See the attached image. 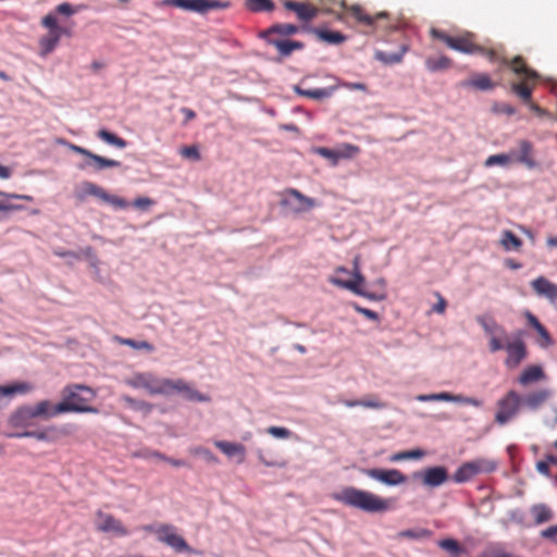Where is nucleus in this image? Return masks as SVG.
<instances>
[{
	"instance_id": "f257e3e1",
	"label": "nucleus",
	"mask_w": 557,
	"mask_h": 557,
	"mask_svg": "<svg viewBox=\"0 0 557 557\" xmlns=\"http://www.w3.org/2000/svg\"><path fill=\"white\" fill-rule=\"evenodd\" d=\"M332 498L345 506L368 513H381L391 509L389 499L355 486L343 487L341 491L333 493Z\"/></svg>"
},
{
	"instance_id": "f03ea898",
	"label": "nucleus",
	"mask_w": 557,
	"mask_h": 557,
	"mask_svg": "<svg viewBox=\"0 0 557 557\" xmlns=\"http://www.w3.org/2000/svg\"><path fill=\"white\" fill-rule=\"evenodd\" d=\"M96 397L92 388L83 384L67 385L62 389V401L66 412L98 413V409L88 405Z\"/></svg>"
},
{
	"instance_id": "7ed1b4c3",
	"label": "nucleus",
	"mask_w": 557,
	"mask_h": 557,
	"mask_svg": "<svg viewBox=\"0 0 557 557\" xmlns=\"http://www.w3.org/2000/svg\"><path fill=\"white\" fill-rule=\"evenodd\" d=\"M168 377L157 376L150 371L134 372L123 383L135 389H145L150 395L168 396Z\"/></svg>"
},
{
	"instance_id": "20e7f679",
	"label": "nucleus",
	"mask_w": 557,
	"mask_h": 557,
	"mask_svg": "<svg viewBox=\"0 0 557 557\" xmlns=\"http://www.w3.org/2000/svg\"><path fill=\"white\" fill-rule=\"evenodd\" d=\"M475 320L488 339L490 352L503 350L504 343L509 338L505 327L490 314L478 315Z\"/></svg>"
},
{
	"instance_id": "39448f33",
	"label": "nucleus",
	"mask_w": 557,
	"mask_h": 557,
	"mask_svg": "<svg viewBox=\"0 0 557 557\" xmlns=\"http://www.w3.org/2000/svg\"><path fill=\"white\" fill-rule=\"evenodd\" d=\"M497 469V462L488 458H476L462 463L454 473L453 480L456 483L470 481L478 474L492 473Z\"/></svg>"
},
{
	"instance_id": "423d86ee",
	"label": "nucleus",
	"mask_w": 557,
	"mask_h": 557,
	"mask_svg": "<svg viewBox=\"0 0 557 557\" xmlns=\"http://www.w3.org/2000/svg\"><path fill=\"white\" fill-rule=\"evenodd\" d=\"M88 196L96 197L115 209H125L128 206L125 199L107 193L102 187L92 182L84 181L76 186L75 197L84 201Z\"/></svg>"
},
{
	"instance_id": "0eeeda50",
	"label": "nucleus",
	"mask_w": 557,
	"mask_h": 557,
	"mask_svg": "<svg viewBox=\"0 0 557 557\" xmlns=\"http://www.w3.org/2000/svg\"><path fill=\"white\" fill-rule=\"evenodd\" d=\"M280 205L293 213H304L314 208L317 201L295 188H288L282 193Z\"/></svg>"
},
{
	"instance_id": "6e6552de",
	"label": "nucleus",
	"mask_w": 557,
	"mask_h": 557,
	"mask_svg": "<svg viewBox=\"0 0 557 557\" xmlns=\"http://www.w3.org/2000/svg\"><path fill=\"white\" fill-rule=\"evenodd\" d=\"M144 529L146 531L154 532L160 542L165 543L175 552H191L186 541L175 532V529L172 525L165 524L158 528L146 525Z\"/></svg>"
},
{
	"instance_id": "1a4fd4ad",
	"label": "nucleus",
	"mask_w": 557,
	"mask_h": 557,
	"mask_svg": "<svg viewBox=\"0 0 557 557\" xmlns=\"http://www.w3.org/2000/svg\"><path fill=\"white\" fill-rule=\"evenodd\" d=\"M498 410L495 416V421L498 424H506L518 412L521 404V397L513 391H510L504 398L497 403Z\"/></svg>"
},
{
	"instance_id": "9d476101",
	"label": "nucleus",
	"mask_w": 557,
	"mask_h": 557,
	"mask_svg": "<svg viewBox=\"0 0 557 557\" xmlns=\"http://www.w3.org/2000/svg\"><path fill=\"white\" fill-rule=\"evenodd\" d=\"M361 472L387 486H398L407 482V476L397 469L367 468L361 469Z\"/></svg>"
},
{
	"instance_id": "9b49d317",
	"label": "nucleus",
	"mask_w": 557,
	"mask_h": 557,
	"mask_svg": "<svg viewBox=\"0 0 557 557\" xmlns=\"http://www.w3.org/2000/svg\"><path fill=\"white\" fill-rule=\"evenodd\" d=\"M180 394L189 401L208 403L210 397L194 388V386L183 379L172 380L168 382V396Z\"/></svg>"
},
{
	"instance_id": "f8f14e48",
	"label": "nucleus",
	"mask_w": 557,
	"mask_h": 557,
	"mask_svg": "<svg viewBox=\"0 0 557 557\" xmlns=\"http://www.w3.org/2000/svg\"><path fill=\"white\" fill-rule=\"evenodd\" d=\"M503 350H506L507 352L505 364L509 369L517 368L527 358V347L520 336H517L511 341L508 338L504 343Z\"/></svg>"
},
{
	"instance_id": "ddd939ff",
	"label": "nucleus",
	"mask_w": 557,
	"mask_h": 557,
	"mask_svg": "<svg viewBox=\"0 0 557 557\" xmlns=\"http://www.w3.org/2000/svg\"><path fill=\"white\" fill-rule=\"evenodd\" d=\"M412 476L413 479H420L424 486L434 488L443 485L448 480V472L446 468L437 466L414 472Z\"/></svg>"
},
{
	"instance_id": "4468645a",
	"label": "nucleus",
	"mask_w": 557,
	"mask_h": 557,
	"mask_svg": "<svg viewBox=\"0 0 557 557\" xmlns=\"http://www.w3.org/2000/svg\"><path fill=\"white\" fill-rule=\"evenodd\" d=\"M329 282L337 287L347 289L358 296L364 297L369 300L381 301L386 298L385 292L374 293L368 292L361 287L362 284H358V282H344V278L338 277L337 275H333L329 278Z\"/></svg>"
},
{
	"instance_id": "2eb2a0df",
	"label": "nucleus",
	"mask_w": 557,
	"mask_h": 557,
	"mask_svg": "<svg viewBox=\"0 0 557 557\" xmlns=\"http://www.w3.org/2000/svg\"><path fill=\"white\" fill-rule=\"evenodd\" d=\"M95 523L97 529L102 532L114 533L119 536H126L129 534L120 520L102 511H98Z\"/></svg>"
},
{
	"instance_id": "dca6fc26",
	"label": "nucleus",
	"mask_w": 557,
	"mask_h": 557,
	"mask_svg": "<svg viewBox=\"0 0 557 557\" xmlns=\"http://www.w3.org/2000/svg\"><path fill=\"white\" fill-rule=\"evenodd\" d=\"M339 5L346 9L359 23L370 27H373L377 20H384L389 16L386 11L379 12L374 16H371L364 13L360 5L354 4L348 7L344 0L339 1Z\"/></svg>"
},
{
	"instance_id": "f3484780",
	"label": "nucleus",
	"mask_w": 557,
	"mask_h": 557,
	"mask_svg": "<svg viewBox=\"0 0 557 557\" xmlns=\"http://www.w3.org/2000/svg\"><path fill=\"white\" fill-rule=\"evenodd\" d=\"M35 419L49 420L59 414L65 413L67 409L65 406H60L59 404L52 405L50 400H41L37 403L35 406H30Z\"/></svg>"
},
{
	"instance_id": "a211bd4d",
	"label": "nucleus",
	"mask_w": 557,
	"mask_h": 557,
	"mask_svg": "<svg viewBox=\"0 0 557 557\" xmlns=\"http://www.w3.org/2000/svg\"><path fill=\"white\" fill-rule=\"evenodd\" d=\"M214 446L219 448L226 457L235 458L237 463L245 461L246 448L243 444L227 442V441H214Z\"/></svg>"
},
{
	"instance_id": "6ab92c4d",
	"label": "nucleus",
	"mask_w": 557,
	"mask_h": 557,
	"mask_svg": "<svg viewBox=\"0 0 557 557\" xmlns=\"http://www.w3.org/2000/svg\"><path fill=\"white\" fill-rule=\"evenodd\" d=\"M269 45L275 47L284 58L289 57L295 50H302L305 45L301 41L289 40L282 37L270 36L264 39Z\"/></svg>"
},
{
	"instance_id": "aec40b11",
	"label": "nucleus",
	"mask_w": 557,
	"mask_h": 557,
	"mask_svg": "<svg viewBox=\"0 0 557 557\" xmlns=\"http://www.w3.org/2000/svg\"><path fill=\"white\" fill-rule=\"evenodd\" d=\"M34 419L30 406H22L10 416L9 424L13 428H29L34 425Z\"/></svg>"
},
{
	"instance_id": "412c9836",
	"label": "nucleus",
	"mask_w": 557,
	"mask_h": 557,
	"mask_svg": "<svg viewBox=\"0 0 557 557\" xmlns=\"http://www.w3.org/2000/svg\"><path fill=\"white\" fill-rule=\"evenodd\" d=\"M284 8L296 13L297 17L304 22H309L318 14V10L307 3L286 0Z\"/></svg>"
},
{
	"instance_id": "4be33fe9",
	"label": "nucleus",
	"mask_w": 557,
	"mask_h": 557,
	"mask_svg": "<svg viewBox=\"0 0 557 557\" xmlns=\"http://www.w3.org/2000/svg\"><path fill=\"white\" fill-rule=\"evenodd\" d=\"M121 165L120 161L108 159L102 156L90 152L87 161L79 165V169L85 170L87 168H91L95 171H101L107 168H119Z\"/></svg>"
},
{
	"instance_id": "5701e85b",
	"label": "nucleus",
	"mask_w": 557,
	"mask_h": 557,
	"mask_svg": "<svg viewBox=\"0 0 557 557\" xmlns=\"http://www.w3.org/2000/svg\"><path fill=\"white\" fill-rule=\"evenodd\" d=\"M531 286L540 297H545L549 300L557 299V286L544 276H539L531 282Z\"/></svg>"
},
{
	"instance_id": "b1692460",
	"label": "nucleus",
	"mask_w": 557,
	"mask_h": 557,
	"mask_svg": "<svg viewBox=\"0 0 557 557\" xmlns=\"http://www.w3.org/2000/svg\"><path fill=\"white\" fill-rule=\"evenodd\" d=\"M512 160L524 164L528 169L532 170L537 166V163L532 157V144L528 140H522L519 144V151L511 152Z\"/></svg>"
},
{
	"instance_id": "393cba45",
	"label": "nucleus",
	"mask_w": 557,
	"mask_h": 557,
	"mask_svg": "<svg viewBox=\"0 0 557 557\" xmlns=\"http://www.w3.org/2000/svg\"><path fill=\"white\" fill-rule=\"evenodd\" d=\"M458 86L463 89L475 88L478 90H490L493 88V83L486 74H474L469 79L461 81Z\"/></svg>"
},
{
	"instance_id": "a878e982",
	"label": "nucleus",
	"mask_w": 557,
	"mask_h": 557,
	"mask_svg": "<svg viewBox=\"0 0 557 557\" xmlns=\"http://www.w3.org/2000/svg\"><path fill=\"white\" fill-rule=\"evenodd\" d=\"M447 46L453 50L467 54L481 51V48L472 44L468 37H451L447 40Z\"/></svg>"
},
{
	"instance_id": "bb28decb",
	"label": "nucleus",
	"mask_w": 557,
	"mask_h": 557,
	"mask_svg": "<svg viewBox=\"0 0 557 557\" xmlns=\"http://www.w3.org/2000/svg\"><path fill=\"white\" fill-rule=\"evenodd\" d=\"M550 395L552 394L548 389H540L527 395L524 398H521V404L530 410H536L550 397Z\"/></svg>"
},
{
	"instance_id": "cd10ccee",
	"label": "nucleus",
	"mask_w": 557,
	"mask_h": 557,
	"mask_svg": "<svg viewBox=\"0 0 557 557\" xmlns=\"http://www.w3.org/2000/svg\"><path fill=\"white\" fill-rule=\"evenodd\" d=\"M335 90H336V87L304 89L299 86H294V91L297 95L308 97L311 99H315V100L327 99L334 94Z\"/></svg>"
},
{
	"instance_id": "c85d7f7f",
	"label": "nucleus",
	"mask_w": 557,
	"mask_h": 557,
	"mask_svg": "<svg viewBox=\"0 0 557 557\" xmlns=\"http://www.w3.org/2000/svg\"><path fill=\"white\" fill-rule=\"evenodd\" d=\"M408 51V46H400L397 52L386 53L381 50H376L374 53V58L386 65L398 64L403 61L405 53Z\"/></svg>"
},
{
	"instance_id": "c756f323",
	"label": "nucleus",
	"mask_w": 557,
	"mask_h": 557,
	"mask_svg": "<svg viewBox=\"0 0 557 557\" xmlns=\"http://www.w3.org/2000/svg\"><path fill=\"white\" fill-rule=\"evenodd\" d=\"M347 150H349L348 153H342V152H338V151H335V150H332V149H329L325 147H319L314 151L319 156L330 160L333 165H336L341 158L350 157L352 153L358 152L359 149L356 146L348 145Z\"/></svg>"
},
{
	"instance_id": "7c9ffc66",
	"label": "nucleus",
	"mask_w": 557,
	"mask_h": 557,
	"mask_svg": "<svg viewBox=\"0 0 557 557\" xmlns=\"http://www.w3.org/2000/svg\"><path fill=\"white\" fill-rule=\"evenodd\" d=\"M525 317L528 319L529 324L533 326L540 335L539 345L543 348L550 346L553 343L552 337L548 334L547 330L537 320V318L533 315L531 312H527Z\"/></svg>"
},
{
	"instance_id": "2f4dec72",
	"label": "nucleus",
	"mask_w": 557,
	"mask_h": 557,
	"mask_svg": "<svg viewBox=\"0 0 557 557\" xmlns=\"http://www.w3.org/2000/svg\"><path fill=\"white\" fill-rule=\"evenodd\" d=\"M545 377V373L540 366L527 367L519 376V383L521 385H529L535 383Z\"/></svg>"
},
{
	"instance_id": "473e14b6",
	"label": "nucleus",
	"mask_w": 557,
	"mask_h": 557,
	"mask_svg": "<svg viewBox=\"0 0 557 557\" xmlns=\"http://www.w3.org/2000/svg\"><path fill=\"white\" fill-rule=\"evenodd\" d=\"M298 32V27L293 24H276L270 27L269 29L264 30L261 34V37L263 39H269L270 36L275 37H286L289 35H294Z\"/></svg>"
},
{
	"instance_id": "72a5a7b5",
	"label": "nucleus",
	"mask_w": 557,
	"mask_h": 557,
	"mask_svg": "<svg viewBox=\"0 0 557 557\" xmlns=\"http://www.w3.org/2000/svg\"><path fill=\"white\" fill-rule=\"evenodd\" d=\"M339 274L350 275V271L347 270L344 267H338L335 270V274L334 275H337L338 277H341ZM351 274H352L354 278L352 280H344V282H358V284H363L364 283V276L361 273L360 257L359 256H356L354 258V260H352V271H351Z\"/></svg>"
},
{
	"instance_id": "f704fd0d",
	"label": "nucleus",
	"mask_w": 557,
	"mask_h": 557,
	"mask_svg": "<svg viewBox=\"0 0 557 557\" xmlns=\"http://www.w3.org/2000/svg\"><path fill=\"white\" fill-rule=\"evenodd\" d=\"M162 4L201 14V0H162Z\"/></svg>"
},
{
	"instance_id": "c9c22d12",
	"label": "nucleus",
	"mask_w": 557,
	"mask_h": 557,
	"mask_svg": "<svg viewBox=\"0 0 557 557\" xmlns=\"http://www.w3.org/2000/svg\"><path fill=\"white\" fill-rule=\"evenodd\" d=\"M476 557H523L508 553L504 548V544L496 542L488 544Z\"/></svg>"
},
{
	"instance_id": "e433bc0d",
	"label": "nucleus",
	"mask_w": 557,
	"mask_h": 557,
	"mask_svg": "<svg viewBox=\"0 0 557 557\" xmlns=\"http://www.w3.org/2000/svg\"><path fill=\"white\" fill-rule=\"evenodd\" d=\"M121 400L131 409L135 410V411H139L141 413H144L145 416L149 414L152 409H153V405L148 403V401H145V400H140V399H136V398H133L128 395H122L121 396Z\"/></svg>"
},
{
	"instance_id": "4c0bfd02",
	"label": "nucleus",
	"mask_w": 557,
	"mask_h": 557,
	"mask_svg": "<svg viewBox=\"0 0 557 557\" xmlns=\"http://www.w3.org/2000/svg\"><path fill=\"white\" fill-rule=\"evenodd\" d=\"M32 391H33V386L26 382L0 386V398L1 397H12L15 394H26Z\"/></svg>"
},
{
	"instance_id": "58836bf2",
	"label": "nucleus",
	"mask_w": 557,
	"mask_h": 557,
	"mask_svg": "<svg viewBox=\"0 0 557 557\" xmlns=\"http://www.w3.org/2000/svg\"><path fill=\"white\" fill-rule=\"evenodd\" d=\"M531 513L536 524L548 522L553 519V511L544 504H536L531 507Z\"/></svg>"
},
{
	"instance_id": "ea45409f",
	"label": "nucleus",
	"mask_w": 557,
	"mask_h": 557,
	"mask_svg": "<svg viewBox=\"0 0 557 557\" xmlns=\"http://www.w3.org/2000/svg\"><path fill=\"white\" fill-rule=\"evenodd\" d=\"M450 59L445 55H440L437 58L429 57L425 59V67L431 73L446 70L450 66Z\"/></svg>"
},
{
	"instance_id": "a19ab883",
	"label": "nucleus",
	"mask_w": 557,
	"mask_h": 557,
	"mask_svg": "<svg viewBox=\"0 0 557 557\" xmlns=\"http://www.w3.org/2000/svg\"><path fill=\"white\" fill-rule=\"evenodd\" d=\"M97 137L108 145L114 146L120 149H124L127 146V143L125 139L116 136L115 134L107 131V129H100L97 133Z\"/></svg>"
},
{
	"instance_id": "79ce46f5",
	"label": "nucleus",
	"mask_w": 557,
	"mask_h": 557,
	"mask_svg": "<svg viewBox=\"0 0 557 557\" xmlns=\"http://www.w3.org/2000/svg\"><path fill=\"white\" fill-rule=\"evenodd\" d=\"M425 456V451L423 449L417 448L411 450H403L396 454H393L389 457V461L399 462L408 459H420Z\"/></svg>"
},
{
	"instance_id": "37998d69",
	"label": "nucleus",
	"mask_w": 557,
	"mask_h": 557,
	"mask_svg": "<svg viewBox=\"0 0 557 557\" xmlns=\"http://www.w3.org/2000/svg\"><path fill=\"white\" fill-rule=\"evenodd\" d=\"M511 69L520 78L531 79V78H536L537 77L536 72L528 69L522 63V60L519 57L513 59L512 64H511Z\"/></svg>"
},
{
	"instance_id": "c03bdc74",
	"label": "nucleus",
	"mask_w": 557,
	"mask_h": 557,
	"mask_svg": "<svg viewBox=\"0 0 557 557\" xmlns=\"http://www.w3.org/2000/svg\"><path fill=\"white\" fill-rule=\"evenodd\" d=\"M431 535H432V532L430 530L419 528V529H409V530L400 531L397 534V537L398 539L407 537V539L414 540V541H422L424 539L431 537Z\"/></svg>"
},
{
	"instance_id": "a18cd8bd",
	"label": "nucleus",
	"mask_w": 557,
	"mask_h": 557,
	"mask_svg": "<svg viewBox=\"0 0 557 557\" xmlns=\"http://www.w3.org/2000/svg\"><path fill=\"white\" fill-rule=\"evenodd\" d=\"M62 34L60 33H49L48 36L42 37L39 41L40 47L42 49V54H48L54 50L57 47Z\"/></svg>"
},
{
	"instance_id": "49530a36",
	"label": "nucleus",
	"mask_w": 557,
	"mask_h": 557,
	"mask_svg": "<svg viewBox=\"0 0 557 557\" xmlns=\"http://www.w3.org/2000/svg\"><path fill=\"white\" fill-rule=\"evenodd\" d=\"M315 34L321 40L331 45H339L346 39V37L339 32L318 29L315 30Z\"/></svg>"
},
{
	"instance_id": "de8ad7c7",
	"label": "nucleus",
	"mask_w": 557,
	"mask_h": 557,
	"mask_svg": "<svg viewBox=\"0 0 557 557\" xmlns=\"http://www.w3.org/2000/svg\"><path fill=\"white\" fill-rule=\"evenodd\" d=\"M500 244L506 250H517L521 247L522 242L511 231H504Z\"/></svg>"
},
{
	"instance_id": "09e8293b",
	"label": "nucleus",
	"mask_w": 557,
	"mask_h": 557,
	"mask_svg": "<svg viewBox=\"0 0 557 557\" xmlns=\"http://www.w3.org/2000/svg\"><path fill=\"white\" fill-rule=\"evenodd\" d=\"M189 453L194 456L201 458L205 462L209 465H218L220 462L216 456H214L208 448L202 446L191 447L189 448Z\"/></svg>"
},
{
	"instance_id": "8fccbe9b",
	"label": "nucleus",
	"mask_w": 557,
	"mask_h": 557,
	"mask_svg": "<svg viewBox=\"0 0 557 557\" xmlns=\"http://www.w3.org/2000/svg\"><path fill=\"white\" fill-rule=\"evenodd\" d=\"M246 7L251 12H270L274 9L272 0H246Z\"/></svg>"
},
{
	"instance_id": "3c124183",
	"label": "nucleus",
	"mask_w": 557,
	"mask_h": 557,
	"mask_svg": "<svg viewBox=\"0 0 557 557\" xmlns=\"http://www.w3.org/2000/svg\"><path fill=\"white\" fill-rule=\"evenodd\" d=\"M418 401L429 403V401H447L450 403L453 399V394L448 392H441L434 394H421L416 397Z\"/></svg>"
},
{
	"instance_id": "603ef678",
	"label": "nucleus",
	"mask_w": 557,
	"mask_h": 557,
	"mask_svg": "<svg viewBox=\"0 0 557 557\" xmlns=\"http://www.w3.org/2000/svg\"><path fill=\"white\" fill-rule=\"evenodd\" d=\"M512 160L511 152L510 153H498V154H492L490 156L484 164L487 168L494 166V165H507Z\"/></svg>"
},
{
	"instance_id": "864d4df0",
	"label": "nucleus",
	"mask_w": 557,
	"mask_h": 557,
	"mask_svg": "<svg viewBox=\"0 0 557 557\" xmlns=\"http://www.w3.org/2000/svg\"><path fill=\"white\" fill-rule=\"evenodd\" d=\"M437 544L442 549L446 550L450 555L457 556L462 553V547L454 539L441 540Z\"/></svg>"
},
{
	"instance_id": "5fc2aeb1",
	"label": "nucleus",
	"mask_w": 557,
	"mask_h": 557,
	"mask_svg": "<svg viewBox=\"0 0 557 557\" xmlns=\"http://www.w3.org/2000/svg\"><path fill=\"white\" fill-rule=\"evenodd\" d=\"M10 199H5L0 201V221L7 219L9 213L21 211L24 209L22 205H15L9 201Z\"/></svg>"
},
{
	"instance_id": "6e6d98bb",
	"label": "nucleus",
	"mask_w": 557,
	"mask_h": 557,
	"mask_svg": "<svg viewBox=\"0 0 557 557\" xmlns=\"http://www.w3.org/2000/svg\"><path fill=\"white\" fill-rule=\"evenodd\" d=\"M121 343L126 346L132 347L135 350H146V351L151 352L154 349L153 346L146 341H135L132 338H123V339H121Z\"/></svg>"
},
{
	"instance_id": "4d7b16f0",
	"label": "nucleus",
	"mask_w": 557,
	"mask_h": 557,
	"mask_svg": "<svg viewBox=\"0 0 557 557\" xmlns=\"http://www.w3.org/2000/svg\"><path fill=\"white\" fill-rule=\"evenodd\" d=\"M9 437L22 438V437H32L37 441H47L48 435L46 431H24L17 433L8 434Z\"/></svg>"
},
{
	"instance_id": "13d9d810",
	"label": "nucleus",
	"mask_w": 557,
	"mask_h": 557,
	"mask_svg": "<svg viewBox=\"0 0 557 557\" xmlns=\"http://www.w3.org/2000/svg\"><path fill=\"white\" fill-rule=\"evenodd\" d=\"M228 5V2H222L219 0H201V14H205L210 10L226 9Z\"/></svg>"
},
{
	"instance_id": "bf43d9fd",
	"label": "nucleus",
	"mask_w": 557,
	"mask_h": 557,
	"mask_svg": "<svg viewBox=\"0 0 557 557\" xmlns=\"http://www.w3.org/2000/svg\"><path fill=\"white\" fill-rule=\"evenodd\" d=\"M450 403L470 405V406H473L476 408H480L483 405V401L481 399L473 398V397H467V396H463L460 394H458V395L453 394V399L450 400Z\"/></svg>"
},
{
	"instance_id": "052dcab7",
	"label": "nucleus",
	"mask_w": 557,
	"mask_h": 557,
	"mask_svg": "<svg viewBox=\"0 0 557 557\" xmlns=\"http://www.w3.org/2000/svg\"><path fill=\"white\" fill-rule=\"evenodd\" d=\"M42 25L49 29V33L63 34L64 29L58 25L57 17L53 14H48L42 18Z\"/></svg>"
},
{
	"instance_id": "680f3d73",
	"label": "nucleus",
	"mask_w": 557,
	"mask_h": 557,
	"mask_svg": "<svg viewBox=\"0 0 557 557\" xmlns=\"http://www.w3.org/2000/svg\"><path fill=\"white\" fill-rule=\"evenodd\" d=\"M267 432L272 435L273 437L285 440L289 438L292 435V432L283 426H270Z\"/></svg>"
},
{
	"instance_id": "e2e57ef3",
	"label": "nucleus",
	"mask_w": 557,
	"mask_h": 557,
	"mask_svg": "<svg viewBox=\"0 0 557 557\" xmlns=\"http://www.w3.org/2000/svg\"><path fill=\"white\" fill-rule=\"evenodd\" d=\"M351 307L354 308L355 311H357L358 313L364 315L367 319H369L371 321H376L377 322L380 320L379 314L375 311H373V310L363 308V307H361L360 305H358L356 302L351 304Z\"/></svg>"
},
{
	"instance_id": "0e129e2a",
	"label": "nucleus",
	"mask_w": 557,
	"mask_h": 557,
	"mask_svg": "<svg viewBox=\"0 0 557 557\" xmlns=\"http://www.w3.org/2000/svg\"><path fill=\"white\" fill-rule=\"evenodd\" d=\"M182 157L191 159L195 161L200 160V153L196 146H186L180 150Z\"/></svg>"
},
{
	"instance_id": "69168bd1",
	"label": "nucleus",
	"mask_w": 557,
	"mask_h": 557,
	"mask_svg": "<svg viewBox=\"0 0 557 557\" xmlns=\"http://www.w3.org/2000/svg\"><path fill=\"white\" fill-rule=\"evenodd\" d=\"M512 89L524 101H529L531 98V89L522 84H513Z\"/></svg>"
},
{
	"instance_id": "338daca9",
	"label": "nucleus",
	"mask_w": 557,
	"mask_h": 557,
	"mask_svg": "<svg viewBox=\"0 0 557 557\" xmlns=\"http://www.w3.org/2000/svg\"><path fill=\"white\" fill-rule=\"evenodd\" d=\"M360 406L370 409H383L386 407L384 403L377 400L376 398L361 400Z\"/></svg>"
},
{
	"instance_id": "774afa93",
	"label": "nucleus",
	"mask_w": 557,
	"mask_h": 557,
	"mask_svg": "<svg viewBox=\"0 0 557 557\" xmlns=\"http://www.w3.org/2000/svg\"><path fill=\"white\" fill-rule=\"evenodd\" d=\"M541 536L544 539L553 540L557 544V524L543 530L541 532Z\"/></svg>"
}]
</instances>
